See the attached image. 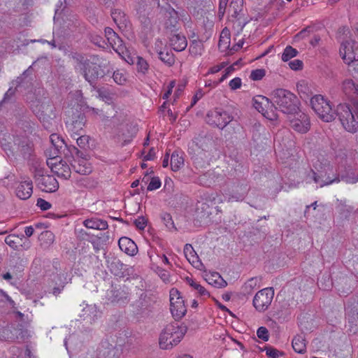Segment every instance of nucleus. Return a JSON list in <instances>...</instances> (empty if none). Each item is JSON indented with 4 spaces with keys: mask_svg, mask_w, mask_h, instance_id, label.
Returning a JSON list of instances; mask_svg holds the SVG:
<instances>
[{
    "mask_svg": "<svg viewBox=\"0 0 358 358\" xmlns=\"http://www.w3.org/2000/svg\"><path fill=\"white\" fill-rule=\"evenodd\" d=\"M164 224L169 230L176 229L173 221L170 214L164 213L161 215Z\"/></svg>",
    "mask_w": 358,
    "mask_h": 358,
    "instance_id": "nucleus-46",
    "label": "nucleus"
},
{
    "mask_svg": "<svg viewBox=\"0 0 358 358\" xmlns=\"http://www.w3.org/2000/svg\"><path fill=\"white\" fill-rule=\"evenodd\" d=\"M203 93L202 92V91L198 90L192 98L190 107L194 106L196 103V102L203 97Z\"/></svg>",
    "mask_w": 358,
    "mask_h": 358,
    "instance_id": "nucleus-58",
    "label": "nucleus"
},
{
    "mask_svg": "<svg viewBox=\"0 0 358 358\" xmlns=\"http://www.w3.org/2000/svg\"><path fill=\"white\" fill-rule=\"evenodd\" d=\"M343 94L350 99H354L358 96V84L352 79H345L341 85Z\"/></svg>",
    "mask_w": 358,
    "mask_h": 358,
    "instance_id": "nucleus-19",
    "label": "nucleus"
},
{
    "mask_svg": "<svg viewBox=\"0 0 358 358\" xmlns=\"http://www.w3.org/2000/svg\"><path fill=\"white\" fill-rule=\"evenodd\" d=\"M23 260L20 258V257L17 255H15L11 257L10 259L9 265L10 266H13L17 268V270L20 271L23 269Z\"/></svg>",
    "mask_w": 358,
    "mask_h": 358,
    "instance_id": "nucleus-40",
    "label": "nucleus"
},
{
    "mask_svg": "<svg viewBox=\"0 0 358 358\" xmlns=\"http://www.w3.org/2000/svg\"><path fill=\"white\" fill-rule=\"evenodd\" d=\"M310 105L315 113L324 122H329L335 119L336 110H332L329 101L323 96L317 94L313 96Z\"/></svg>",
    "mask_w": 358,
    "mask_h": 358,
    "instance_id": "nucleus-5",
    "label": "nucleus"
},
{
    "mask_svg": "<svg viewBox=\"0 0 358 358\" xmlns=\"http://www.w3.org/2000/svg\"><path fill=\"white\" fill-rule=\"evenodd\" d=\"M111 16L115 23L121 27L125 25L126 16L125 14L120 10H115L112 12Z\"/></svg>",
    "mask_w": 358,
    "mask_h": 358,
    "instance_id": "nucleus-32",
    "label": "nucleus"
},
{
    "mask_svg": "<svg viewBox=\"0 0 358 358\" xmlns=\"http://www.w3.org/2000/svg\"><path fill=\"white\" fill-rule=\"evenodd\" d=\"M170 310L176 320L182 318L187 313L185 301L180 292L176 288L170 290Z\"/></svg>",
    "mask_w": 358,
    "mask_h": 358,
    "instance_id": "nucleus-8",
    "label": "nucleus"
},
{
    "mask_svg": "<svg viewBox=\"0 0 358 358\" xmlns=\"http://www.w3.org/2000/svg\"><path fill=\"white\" fill-rule=\"evenodd\" d=\"M113 78L114 81L118 85H124L126 83V76L122 72L117 71L113 73Z\"/></svg>",
    "mask_w": 358,
    "mask_h": 358,
    "instance_id": "nucleus-49",
    "label": "nucleus"
},
{
    "mask_svg": "<svg viewBox=\"0 0 358 358\" xmlns=\"http://www.w3.org/2000/svg\"><path fill=\"white\" fill-rule=\"evenodd\" d=\"M228 0H220V4H219V15H223L227 7Z\"/></svg>",
    "mask_w": 358,
    "mask_h": 358,
    "instance_id": "nucleus-59",
    "label": "nucleus"
},
{
    "mask_svg": "<svg viewBox=\"0 0 358 358\" xmlns=\"http://www.w3.org/2000/svg\"><path fill=\"white\" fill-rule=\"evenodd\" d=\"M83 224L88 229L96 230H105L108 228V222L99 218L87 219L83 222Z\"/></svg>",
    "mask_w": 358,
    "mask_h": 358,
    "instance_id": "nucleus-24",
    "label": "nucleus"
},
{
    "mask_svg": "<svg viewBox=\"0 0 358 358\" xmlns=\"http://www.w3.org/2000/svg\"><path fill=\"white\" fill-rule=\"evenodd\" d=\"M76 70L81 73L85 80L91 85L99 77H102V71L96 64L90 62L83 56L76 58Z\"/></svg>",
    "mask_w": 358,
    "mask_h": 358,
    "instance_id": "nucleus-4",
    "label": "nucleus"
},
{
    "mask_svg": "<svg viewBox=\"0 0 358 358\" xmlns=\"http://www.w3.org/2000/svg\"><path fill=\"white\" fill-rule=\"evenodd\" d=\"M272 99L275 108L288 115H295L299 111V100L295 94L285 89H277L272 92Z\"/></svg>",
    "mask_w": 358,
    "mask_h": 358,
    "instance_id": "nucleus-1",
    "label": "nucleus"
},
{
    "mask_svg": "<svg viewBox=\"0 0 358 358\" xmlns=\"http://www.w3.org/2000/svg\"><path fill=\"white\" fill-rule=\"evenodd\" d=\"M50 138L55 150L58 153L63 152L67 148V144L59 135L52 134L50 135Z\"/></svg>",
    "mask_w": 358,
    "mask_h": 358,
    "instance_id": "nucleus-25",
    "label": "nucleus"
},
{
    "mask_svg": "<svg viewBox=\"0 0 358 358\" xmlns=\"http://www.w3.org/2000/svg\"><path fill=\"white\" fill-rule=\"evenodd\" d=\"M265 350L266 355L270 358H278L279 356L284 355L282 352H280L273 347H266Z\"/></svg>",
    "mask_w": 358,
    "mask_h": 358,
    "instance_id": "nucleus-48",
    "label": "nucleus"
},
{
    "mask_svg": "<svg viewBox=\"0 0 358 358\" xmlns=\"http://www.w3.org/2000/svg\"><path fill=\"white\" fill-rule=\"evenodd\" d=\"M257 335L258 338L262 339L264 341H267L269 338L268 331L264 327H261L257 329Z\"/></svg>",
    "mask_w": 358,
    "mask_h": 358,
    "instance_id": "nucleus-52",
    "label": "nucleus"
},
{
    "mask_svg": "<svg viewBox=\"0 0 358 358\" xmlns=\"http://www.w3.org/2000/svg\"><path fill=\"white\" fill-rule=\"evenodd\" d=\"M333 166L330 164H324L321 167V170H317L315 171L311 169L310 174L308 176L310 177L315 183H319L320 187L331 185L334 182H339L341 180H343V177L341 178L338 175H333L334 177L329 176V172H333Z\"/></svg>",
    "mask_w": 358,
    "mask_h": 358,
    "instance_id": "nucleus-6",
    "label": "nucleus"
},
{
    "mask_svg": "<svg viewBox=\"0 0 358 358\" xmlns=\"http://www.w3.org/2000/svg\"><path fill=\"white\" fill-rule=\"evenodd\" d=\"M294 115V117L289 120L290 127L297 132L306 133L310 126L308 116L306 113L299 111Z\"/></svg>",
    "mask_w": 358,
    "mask_h": 358,
    "instance_id": "nucleus-15",
    "label": "nucleus"
},
{
    "mask_svg": "<svg viewBox=\"0 0 358 358\" xmlns=\"http://www.w3.org/2000/svg\"><path fill=\"white\" fill-rule=\"evenodd\" d=\"M229 11L231 17L236 20L238 33L242 31L248 21L243 17V0H232L230 3Z\"/></svg>",
    "mask_w": 358,
    "mask_h": 358,
    "instance_id": "nucleus-12",
    "label": "nucleus"
},
{
    "mask_svg": "<svg viewBox=\"0 0 358 358\" xmlns=\"http://www.w3.org/2000/svg\"><path fill=\"white\" fill-rule=\"evenodd\" d=\"M166 13L169 15L168 17L169 20L170 21V24L175 27L179 18L178 12L169 6Z\"/></svg>",
    "mask_w": 358,
    "mask_h": 358,
    "instance_id": "nucleus-47",
    "label": "nucleus"
},
{
    "mask_svg": "<svg viewBox=\"0 0 358 358\" xmlns=\"http://www.w3.org/2000/svg\"><path fill=\"white\" fill-rule=\"evenodd\" d=\"M41 238H46L50 242L53 241V234L50 231H45L41 234Z\"/></svg>",
    "mask_w": 358,
    "mask_h": 358,
    "instance_id": "nucleus-63",
    "label": "nucleus"
},
{
    "mask_svg": "<svg viewBox=\"0 0 358 358\" xmlns=\"http://www.w3.org/2000/svg\"><path fill=\"white\" fill-rule=\"evenodd\" d=\"M230 46V32L227 28L222 29L218 43V48L222 52H224Z\"/></svg>",
    "mask_w": 358,
    "mask_h": 358,
    "instance_id": "nucleus-26",
    "label": "nucleus"
},
{
    "mask_svg": "<svg viewBox=\"0 0 358 358\" xmlns=\"http://www.w3.org/2000/svg\"><path fill=\"white\" fill-rule=\"evenodd\" d=\"M159 57L161 61L167 64L168 66H172L175 62L174 55L171 52H166L160 50L158 52Z\"/></svg>",
    "mask_w": 358,
    "mask_h": 358,
    "instance_id": "nucleus-33",
    "label": "nucleus"
},
{
    "mask_svg": "<svg viewBox=\"0 0 358 358\" xmlns=\"http://www.w3.org/2000/svg\"><path fill=\"white\" fill-rule=\"evenodd\" d=\"M72 166L77 173L81 175H87L92 172L90 164L84 159L75 160Z\"/></svg>",
    "mask_w": 358,
    "mask_h": 358,
    "instance_id": "nucleus-27",
    "label": "nucleus"
},
{
    "mask_svg": "<svg viewBox=\"0 0 358 358\" xmlns=\"http://www.w3.org/2000/svg\"><path fill=\"white\" fill-rule=\"evenodd\" d=\"M135 58L136 62L137 71L145 74L148 71L149 67L147 61L139 56H136Z\"/></svg>",
    "mask_w": 358,
    "mask_h": 358,
    "instance_id": "nucleus-37",
    "label": "nucleus"
},
{
    "mask_svg": "<svg viewBox=\"0 0 358 358\" xmlns=\"http://www.w3.org/2000/svg\"><path fill=\"white\" fill-rule=\"evenodd\" d=\"M294 350L299 354H303L306 351V339L303 335H297L292 340Z\"/></svg>",
    "mask_w": 358,
    "mask_h": 358,
    "instance_id": "nucleus-29",
    "label": "nucleus"
},
{
    "mask_svg": "<svg viewBox=\"0 0 358 358\" xmlns=\"http://www.w3.org/2000/svg\"><path fill=\"white\" fill-rule=\"evenodd\" d=\"M32 192V181L29 178L22 180L16 188L17 196L23 200L29 199L31 196Z\"/></svg>",
    "mask_w": 358,
    "mask_h": 358,
    "instance_id": "nucleus-18",
    "label": "nucleus"
},
{
    "mask_svg": "<svg viewBox=\"0 0 358 358\" xmlns=\"http://www.w3.org/2000/svg\"><path fill=\"white\" fill-rule=\"evenodd\" d=\"M252 103L255 109L264 115H266V113H267V108L269 106H273V104H271L267 97L262 95L255 96L252 99Z\"/></svg>",
    "mask_w": 358,
    "mask_h": 358,
    "instance_id": "nucleus-22",
    "label": "nucleus"
},
{
    "mask_svg": "<svg viewBox=\"0 0 358 358\" xmlns=\"http://www.w3.org/2000/svg\"><path fill=\"white\" fill-rule=\"evenodd\" d=\"M123 48L124 50H123V53L120 52L115 51L125 62H127L129 64H133L136 62V56H131L127 48L123 45Z\"/></svg>",
    "mask_w": 358,
    "mask_h": 358,
    "instance_id": "nucleus-43",
    "label": "nucleus"
},
{
    "mask_svg": "<svg viewBox=\"0 0 358 358\" xmlns=\"http://www.w3.org/2000/svg\"><path fill=\"white\" fill-rule=\"evenodd\" d=\"M184 254L187 261L195 268L200 269L202 263L190 244H186L184 248Z\"/></svg>",
    "mask_w": 358,
    "mask_h": 358,
    "instance_id": "nucleus-23",
    "label": "nucleus"
},
{
    "mask_svg": "<svg viewBox=\"0 0 358 358\" xmlns=\"http://www.w3.org/2000/svg\"><path fill=\"white\" fill-rule=\"evenodd\" d=\"M161 186V181L158 177H152L147 187L148 191H153L157 189Z\"/></svg>",
    "mask_w": 358,
    "mask_h": 358,
    "instance_id": "nucleus-51",
    "label": "nucleus"
},
{
    "mask_svg": "<svg viewBox=\"0 0 358 358\" xmlns=\"http://www.w3.org/2000/svg\"><path fill=\"white\" fill-rule=\"evenodd\" d=\"M309 32H310V28L309 27L305 28L303 30H301L299 33H298L295 37L298 38L299 39H303L308 35Z\"/></svg>",
    "mask_w": 358,
    "mask_h": 358,
    "instance_id": "nucleus-60",
    "label": "nucleus"
},
{
    "mask_svg": "<svg viewBox=\"0 0 358 358\" xmlns=\"http://www.w3.org/2000/svg\"><path fill=\"white\" fill-rule=\"evenodd\" d=\"M203 49V44L199 41H193L189 45V52L193 56L201 55L202 54Z\"/></svg>",
    "mask_w": 358,
    "mask_h": 358,
    "instance_id": "nucleus-35",
    "label": "nucleus"
},
{
    "mask_svg": "<svg viewBox=\"0 0 358 358\" xmlns=\"http://www.w3.org/2000/svg\"><path fill=\"white\" fill-rule=\"evenodd\" d=\"M229 87L231 90H237L241 87V79L238 77L232 79L229 82Z\"/></svg>",
    "mask_w": 358,
    "mask_h": 358,
    "instance_id": "nucleus-56",
    "label": "nucleus"
},
{
    "mask_svg": "<svg viewBox=\"0 0 358 358\" xmlns=\"http://www.w3.org/2000/svg\"><path fill=\"white\" fill-rule=\"evenodd\" d=\"M186 282L192 288H194L195 290H196L198 292V293L199 294V295H201L202 296H206V297L210 296V293L203 286H201L200 284H199L198 282L194 281L192 278H187Z\"/></svg>",
    "mask_w": 358,
    "mask_h": 358,
    "instance_id": "nucleus-31",
    "label": "nucleus"
},
{
    "mask_svg": "<svg viewBox=\"0 0 358 358\" xmlns=\"http://www.w3.org/2000/svg\"><path fill=\"white\" fill-rule=\"evenodd\" d=\"M36 205L42 210H47L51 208V203L41 198L37 199Z\"/></svg>",
    "mask_w": 358,
    "mask_h": 358,
    "instance_id": "nucleus-55",
    "label": "nucleus"
},
{
    "mask_svg": "<svg viewBox=\"0 0 358 358\" xmlns=\"http://www.w3.org/2000/svg\"><path fill=\"white\" fill-rule=\"evenodd\" d=\"M297 53H298V51L295 48H292V46L288 45L284 50V52L282 55V59L284 62H287L290 59L296 57Z\"/></svg>",
    "mask_w": 358,
    "mask_h": 358,
    "instance_id": "nucleus-38",
    "label": "nucleus"
},
{
    "mask_svg": "<svg viewBox=\"0 0 358 358\" xmlns=\"http://www.w3.org/2000/svg\"><path fill=\"white\" fill-rule=\"evenodd\" d=\"M289 67L293 70H299L303 67V62L299 59H294L289 63Z\"/></svg>",
    "mask_w": 358,
    "mask_h": 358,
    "instance_id": "nucleus-57",
    "label": "nucleus"
},
{
    "mask_svg": "<svg viewBox=\"0 0 358 358\" xmlns=\"http://www.w3.org/2000/svg\"><path fill=\"white\" fill-rule=\"evenodd\" d=\"M174 86H175V82L171 81L168 86L167 91L163 95L164 99H167L169 97V96L171 95V94L172 92V89L174 87Z\"/></svg>",
    "mask_w": 358,
    "mask_h": 358,
    "instance_id": "nucleus-62",
    "label": "nucleus"
},
{
    "mask_svg": "<svg viewBox=\"0 0 358 358\" xmlns=\"http://www.w3.org/2000/svg\"><path fill=\"white\" fill-rule=\"evenodd\" d=\"M274 296L272 287H267L257 292L253 299V306L259 312L266 310L270 306Z\"/></svg>",
    "mask_w": 358,
    "mask_h": 358,
    "instance_id": "nucleus-9",
    "label": "nucleus"
},
{
    "mask_svg": "<svg viewBox=\"0 0 358 358\" xmlns=\"http://www.w3.org/2000/svg\"><path fill=\"white\" fill-rule=\"evenodd\" d=\"M137 229L143 230L147 225V220L144 217H138L134 222Z\"/></svg>",
    "mask_w": 358,
    "mask_h": 358,
    "instance_id": "nucleus-54",
    "label": "nucleus"
},
{
    "mask_svg": "<svg viewBox=\"0 0 358 358\" xmlns=\"http://www.w3.org/2000/svg\"><path fill=\"white\" fill-rule=\"evenodd\" d=\"M352 110L348 104L340 103L336 106V116L338 117L343 127L350 133L358 131V101Z\"/></svg>",
    "mask_w": 358,
    "mask_h": 358,
    "instance_id": "nucleus-3",
    "label": "nucleus"
},
{
    "mask_svg": "<svg viewBox=\"0 0 358 358\" xmlns=\"http://www.w3.org/2000/svg\"><path fill=\"white\" fill-rule=\"evenodd\" d=\"M80 320L87 324H92L99 316V312L96 307L93 305H86L80 314Z\"/></svg>",
    "mask_w": 358,
    "mask_h": 358,
    "instance_id": "nucleus-17",
    "label": "nucleus"
},
{
    "mask_svg": "<svg viewBox=\"0 0 358 358\" xmlns=\"http://www.w3.org/2000/svg\"><path fill=\"white\" fill-rule=\"evenodd\" d=\"M13 94L14 91L11 88H10L4 94V97L3 100L0 102V105H2L3 103L7 102L13 95Z\"/></svg>",
    "mask_w": 358,
    "mask_h": 358,
    "instance_id": "nucleus-61",
    "label": "nucleus"
},
{
    "mask_svg": "<svg viewBox=\"0 0 358 358\" xmlns=\"http://www.w3.org/2000/svg\"><path fill=\"white\" fill-rule=\"evenodd\" d=\"M171 167L172 171H178L184 165L182 153L176 150L171 154Z\"/></svg>",
    "mask_w": 358,
    "mask_h": 358,
    "instance_id": "nucleus-28",
    "label": "nucleus"
},
{
    "mask_svg": "<svg viewBox=\"0 0 358 358\" xmlns=\"http://www.w3.org/2000/svg\"><path fill=\"white\" fill-rule=\"evenodd\" d=\"M196 143L199 148L206 150L208 149V144L213 143V141L207 137H199L196 138Z\"/></svg>",
    "mask_w": 358,
    "mask_h": 358,
    "instance_id": "nucleus-44",
    "label": "nucleus"
},
{
    "mask_svg": "<svg viewBox=\"0 0 358 358\" xmlns=\"http://www.w3.org/2000/svg\"><path fill=\"white\" fill-rule=\"evenodd\" d=\"M340 55L343 61L351 64L358 61V43L353 40L342 41L339 50Z\"/></svg>",
    "mask_w": 358,
    "mask_h": 358,
    "instance_id": "nucleus-10",
    "label": "nucleus"
},
{
    "mask_svg": "<svg viewBox=\"0 0 358 358\" xmlns=\"http://www.w3.org/2000/svg\"><path fill=\"white\" fill-rule=\"evenodd\" d=\"M236 188L239 187L241 189V192L236 193L233 195H231V197L229 198V201H231V199H235L236 201L242 200L245 196L247 194L248 188L247 186L243 184H238L236 186Z\"/></svg>",
    "mask_w": 358,
    "mask_h": 358,
    "instance_id": "nucleus-39",
    "label": "nucleus"
},
{
    "mask_svg": "<svg viewBox=\"0 0 358 358\" xmlns=\"http://www.w3.org/2000/svg\"><path fill=\"white\" fill-rule=\"evenodd\" d=\"M48 166L51 171L57 176L68 179L71 176V169L69 165L62 159L58 160L56 157H53L47 161Z\"/></svg>",
    "mask_w": 358,
    "mask_h": 358,
    "instance_id": "nucleus-13",
    "label": "nucleus"
},
{
    "mask_svg": "<svg viewBox=\"0 0 358 358\" xmlns=\"http://www.w3.org/2000/svg\"><path fill=\"white\" fill-rule=\"evenodd\" d=\"M204 199L208 202H213L214 203H220L222 202L221 198L217 192H206L203 194Z\"/></svg>",
    "mask_w": 358,
    "mask_h": 358,
    "instance_id": "nucleus-41",
    "label": "nucleus"
},
{
    "mask_svg": "<svg viewBox=\"0 0 358 358\" xmlns=\"http://www.w3.org/2000/svg\"><path fill=\"white\" fill-rule=\"evenodd\" d=\"M155 156V150H154V148H151L149 150V152L144 156L143 159L145 161L152 160L154 159Z\"/></svg>",
    "mask_w": 358,
    "mask_h": 358,
    "instance_id": "nucleus-64",
    "label": "nucleus"
},
{
    "mask_svg": "<svg viewBox=\"0 0 358 358\" xmlns=\"http://www.w3.org/2000/svg\"><path fill=\"white\" fill-rule=\"evenodd\" d=\"M21 240L22 238H20L18 236L15 234H10L6 237L5 243L13 249L17 250L19 245L20 244Z\"/></svg>",
    "mask_w": 358,
    "mask_h": 358,
    "instance_id": "nucleus-36",
    "label": "nucleus"
},
{
    "mask_svg": "<svg viewBox=\"0 0 358 358\" xmlns=\"http://www.w3.org/2000/svg\"><path fill=\"white\" fill-rule=\"evenodd\" d=\"M169 44L174 50L180 52L186 48L187 41L184 35L174 33L169 38Z\"/></svg>",
    "mask_w": 358,
    "mask_h": 358,
    "instance_id": "nucleus-21",
    "label": "nucleus"
},
{
    "mask_svg": "<svg viewBox=\"0 0 358 358\" xmlns=\"http://www.w3.org/2000/svg\"><path fill=\"white\" fill-rule=\"evenodd\" d=\"M348 317L350 323L358 326V301L357 306L348 313Z\"/></svg>",
    "mask_w": 358,
    "mask_h": 358,
    "instance_id": "nucleus-45",
    "label": "nucleus"
},
{
    "mask_svg": "<svg viewBox=\"0 0 358 358\" xmlns=\"http://www.w3.org/2000/svg\"><path fill=\"white\" fill-rule=\"evenodd\" d=\"M121 354L120 347L114 345L108 341H102L97 350V358H120Z\"/></svg>",
    "mask_w": 358,
    "mask_h": 358,
    "instance_id": "nucleus-14",
    "label": "nucleus"
},
{
    "mask_svg": "<svg viewBox=\"0 0 358 358\" xmlns=\"http://www.w3.org/2000/svg\"><path fill=\"white\" fill-rule=\"evenodd\" d=\"M233 117L228 113L221 110L210 111L207 114L206 122L208 124L220 129L225 127Z\"/></svg>",
    "mask_w": 358,
    "mask_h": 358,
    "instance_id": "nucleus-11",
    "label": "nucleus"
},
{
    "mask_svg": "<svg viewBox=\"0 0 358 358\" xmlns=\"http://www.w3.org/2000/svg\"><path fill=\"white\" fill-rule=\"evenodd\" d=\"M85 117L83 115H79L78 120L73 121L71 124V131L77 135H80V131L83 130L85 126Z\"/></svg>",
    "mask_w": 358,
    "mask_h": 358,
    "instance_id": "nucleus-34",
    "label": "nucleus"
},
{
    "mask_svg": "<svg viewBox=\"0 0 358 358\" xmlns=\"http://www.w3.org/2000/svg\"><path fill=\"white\" fill-rule=\"evenodd\" d=\"M34 176L37 186L45 192H55L59 188L57 179L50 175H45L44 170L41 167H35Z\"/></svg>",
    "mask_w": 358,
    "mask_h": 358,
    "instance_id": "nucleus-7",
    "label": "nucleus"
},
{
    "mask_svg": "<svg viewBox=\"0 0 358 358\" xmlns=\"http://www.w3.org/2000/svg\"><path fill=\"white\" fill-rule=\"evenodd\" d=\"M90 137L87 135H80L77 139L78 145L83 149L88 146Z\"/></svg>",
    "mask_w": 358,
    "mask_h": 358,
    "instance_id": "nucleus-53",
    "label": "nucleus"
},
{
    "mask_svg": "<svg viewBox=\"0 0 358 358\" xmlns=\"http://www.w3.org/2000/svg\"><path fill=\"white\" fill-rule=\"evenodd\" d=\"M206 281L208 284L217 287H225L227 285V282L221 277L218 273H213L208 276Z\"/></svg>",
    "mask_w": 358,
    "mask_h": 358,
    "instance_id": "nucleus-30",
    "label": "nucleus"
},
{
    "mask_svg": "<svg viewBox=\"0 0 358 358\" xmlns=\"http://www.w3.org/2000/svg\"><path fill=\"white\" fill-rule=\"evenodd\" d=\"M120 249L126 254L134 256L138 252L136 243L129 238L122 237L118 241Z\"/></svg>",
    "mask_w": 358,
    "mask_h": 358,
    "instance_id": "nucleus-20",
    "label": "nucleus"
},
{
    "mask_svg": "<svg viewBox=\"0 0 358 358\" xmlns=\"http://www.w3.org/2000/svg\"><path fill=\"white\" fill-rule=\"evenodd\" d=\"M265 76V70L258 69L252 71L250 78L253 80H259Z\"/></svg>",
    "mask_w": 358,
    "mask_h": 358,
    "instance_id": "nucleus-50",
    "label": "nucleus"
},
{
    "mask_svg": "<svg viewBox=\"0 0 358 358\" xmlns=\"http://www.w3.org/2000/svg\"><path fill=\"white\" fill-rule=\"evenodd\" d=\"M187 332V327L178 322H171L166 326L159 336V346L168 350L178 345Z\"/></svg>",
    "mask_w": 358,
    "mask_h": 358,
    "instance_id": "nucleus-2",
    "label": "nucleus"
},
{
    "mask_svg": "<svg viewBox=\"0 0 358 358\" xmlns=\"http://www.w3.org/2000/svg\"><path fill=\"white\" fill-rule=\"evenodd\" d=\"M105 35L113 49L115 51H118L121 53H123L124 48H123L122 40L113 31V29L110 27H106L105 29Z\"/></svg>",
    "mask_w": 358,
    "mask_h": 358,
    "instance_id": "nucleus-16",
    "label": "nucleus"
},
{
    "mask_svg": "<svg viewBox=\"0 0 358 358\" xmlns=\"http://www.w3.org/2000/svg\"><path fill=\"white\" fill-rule=\"evenodd\" d=\"M258 279L257 278H252L248 280L243 286V292L245 294H250L254 288L257 285Z\"/></svg>",
    "mask_w": 358,
    "mask_h": 358,
    "instance_id": "nucleus-42",
    "label": "nucleus"
}]
</instances>
